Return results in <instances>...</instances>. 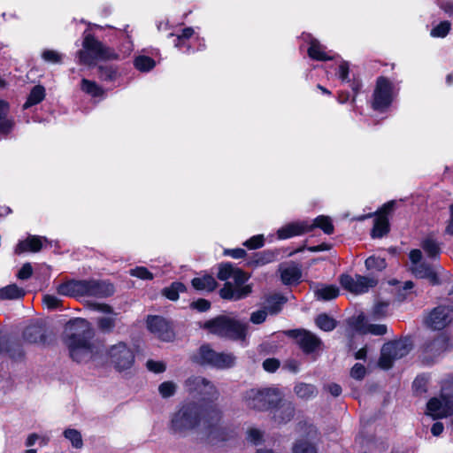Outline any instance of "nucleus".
<instances>
[{"instance_id": "1", "label": "nucleus", "mask_w": 453, "mask_h": 453, "mask_svg": "<svg viewBox=\"0 0 453 453\" xmlns=\"http://www.w3.org/2000/svg\"><path fill=\"white\" fill-rule=\"evenodd\" d=\"M220 419L221 413L216 406L185 403L172 415L170 431L173 434L185 436L201 424L209 441L216 444L235 435L234 430L219 424Z\"/></svg>"}, {"instance_id": "2", "label": "nucleus", "mask_w": 453, "mask_h": 453, "mask_svg": "<svg viewBox=\"0 0 453 453\" xmlns=\"http://www.w3.org/2000/svg\"><path fill=\"white\" fill-rule=\"evenodd\" d=\"M67 345L73 360L81 363L96 359L103 355L102 346L92 341L94 331L88 320L81 318L71 319L65 327Z\"/></svg>"}, {"instance_id": "3", "label": "nucleus", "mask_w": 453, "mask_h": 453, "mask_svg": "<svg viewBox=\"0 0 453 453\" xmlns=\"http://www.w3.org/2000/svg\"><path fill=\"white\" fill-rule=\"evenodd\" d=\"M59 295L65 296L107 297L114 292L113 286L97 280H69L58 286Z\"/></svg>"}, {"instance_id": "4", "label": "nucleus", "mask_w": 453, "mask_h": 453, "mask_svg": "<svg viewBox=\"0 0 453 453\" xmlns=\"http://www.w3.org/2000/svg\"><path fill=\"white\" fill-rule=\"evenodd\" d=\"M280 401L281 392L273 387L250 388L242 395L244 406L257 411L272 410Z\"/></svg>"}, {"instance_id": "5", "label": "nucleus", "mask_w": 453, "mask_h": 453, "mask_svg": "<svg viewBox=\"0 0 453 453\" xmlns=\"http://www.w3.org/2000/svg\"><path fill=\"white\" fill-rule=\"evenodd\" d=\"M203 326L211 334L236 341L245 340L248 332L247 323L227 316H219L208 320Z\"/></svg>"}, {"instance_id": "6", "label": "nucleus", "mask_w": 453, "mask_h": 453, "mask_svg": "<svg viewBox=\"0 0 453 453\" xmlns=\"http://www.w3.org/2000/svg\"><path fill=\"white\" fill-rule=\"evenodd\" d=\"M398 93L399 88L393 81L383 76L379 77L370 101L371 108L378 112H387Z\"/></svg>"}, {"instance_id": "7", "label": "nucleus", "mask_w": 453, "mask_h": 453, "mask_svg": "<svg viewBox=\"0 0 453 453\" xmlns=\"http://www.w3.org/2000/svg\"><path fill=\"white\" fill-rule=\"evenodd\" d=\"M82 46L83 49L77 52L80 64L92 65L98 59L114 58V53L90 34L84 36Z\"/></svg>"}, {"instance_id": "8", "label": "nucleus", "mask_w": 453, "mask_h": 453, "mask_svg": "<svg viewBox=\"0 0 453 453\" xmlns=\"http://www.w3.org/2000/svg\"><path fill=\"white\" fill-rule=\"evenodd\" d=\"M411 349V342L408 338L385 343L379 360L380 367L391 368L395 360L405 357Z\"/></svg>"}, {"instance_id": "9", "label": "nucleus", "mask_w": 453, "mask_h": 453, "mask_svg": "<svg viewBox=\"0 0 453 453\" xmlns=\"http://www.w3.org/2000/svg\"><path fill=\"white\" fill-rule=\"evenodd\" d=\"M195 360L202 365L226 369L234 365L235 357L232 354L216 352L209 345H203Z\"/></svg>"}, {"instance_id": "10", "label": "nucleus", "mask_w": 453, "mask_h": 453, "mask_svg": "<svg viewBox=\"0 0 453 453\" xmlns=\"http://www.w3.org/2000/svg\"><path fill=\"white\" fill-rule=\"evenodd\" d=\"M248 279L249 277L245 273L235 267L230 279L234 281V285L230 281H226L219 291L220 296L227 300H240L244 298L251 292L250 286H243Z\"/></svg>"}, {"instance_id": "11", "label": "nucleus", "mask_w": 453, "mask_h": 453, "mask_svg": "<svg viewBox=\"0 0 453 453\" xmlns=\"http://www.w3.org/2000/svg\"><path fill=\"white\" fill-rule=\"evenodd\" d=\"M422 252L420 250L414 249L410 251L409 258L411 261V271L417 277L420 279H426L432 284L437 285L440 283L438 273L436 269L442 270L441 267H433L427 262L422 261Z\"/></svg>"}, {"instance_id": "12", "label": "nucleus", "mask_w": 453, "mask_h": 453, "mask_svg": "<svg viewBox=\"0 0 453 453\" xmlns=\"http://www.w3.org/2000/svg\"><path fill=\"white\" fill-rule=\"evenodd\" d=\"M106 356L118 371L129 369L134 362V354L126 342H119L109 347Z\"/></svg>"}, {"instance_id": "13", "label": "nucleus", "mask_w": 453, "mask_h": 453, "mask_svg": "<svg viewBox=\"0 0 453 453\" xmlns=\"http://www.w3.org/2000/svg\"><path fill=\"white\" fill-rule=\"evenodd\" d=\"M340 283L347 291L355 295H361L374 288L377 285L378 280L374 277L362 276L358 274H356L355 276L342 274L340 277Z\"/></svg>"}, {"instance_id": "14", "label": "nucleus", "mask_w": 453, "mask_h": 453, "mask_svg": "<svg viewBox=\"0 0 453 453\" xmlns=\"http://www.w3.org/2000/svg\"><path fill=\"white\" fill-rule=\"evenodd\" d=\"M186 387L195 396L199 395L203 402H212L218 398L215 387L206 379L196 376L187 380Z\"/></svg>"}, {"instance_id": "15", "label": "nucleus", "mask_w": 453, "mask_h": 453, "mask_svg": "<svg viewBox=\"0 0 453 453\" xmlns=\"http://www.w3.org/2000/svg\"><path fill=\"white\" fill-rule=\"evenodd\" d=\"M453 321V307L439 305L435 307L425 319L427 327L433 330H441Z\"/></svg>"}, {"instance_id": "16", "label": "nucleus", "mask_w": 453, "mask_h": 453, "mask_svg": "<svg viewBox=\"0 0 453 453\" xmlns=\"http://www.w3.org/2000/svg\"><path fill=\"white\" fill-rule=\"evenodd\" d=\"M427 414L434 418H441L450 415L453 411V397L441 394L439 397H433L426 405Z\"/></svg>"}, {"instance_id": "17", "label": "nucleus", "mask_w": 453, "mask_h": 453, "mask_svg": "<svg viewBox=\"0 0 453 453\" xmlns=\"http://www.w3.org/2000/svg\"><path fill=\"white\" fill-rule=\"evenodd\" d=\"M148 329L162 341L169 342L173 336V331L170 324L162 317L150 316L147 319Z\"/></svg>"}, {"instance_id": "18", "label": "nucleus", "mask_w": 453, "mask_h": 453, "mask_svg": "<svg viewBox=\"0 0 453 453\" xmlns=\"http://www.w3.org/2000/svg\"><path fill=\"white\" fill-rule=\"evenodd\" d=\"M311 230L312 226L309 220L295 221L279 228L277 235L280 240H285L311 232Z\"/></svg>"}, {"instance_id": "19", "label": "nucleus", "mask_w": 453, "mask_h": 453, "mask_svg": "<svg viewBox=\"0 0 453 453\" xmlns=\"http://www.w3.org/2000/svg\"><path fill=\"white\" fill-rule=\"evenodd\" d=\"M395 205V201H389L382 206L380 211L381 214L374 219L373 228L372 230V236L373 238H380L388 232L389 225L386 215L394 210Z\"/></svg>"}, {"instance_id": "20", "label": "nucleus", "mask_w": 453, "mask_h": 453, "mask_svg": "<svg viewBox=\"0 0 453 453\" xmlns=\"http://www.w3.org/2000/svg\"><path fill=\"white\" fill-rule=\"evenodd\" d=\"M273 418L279 425L287 424L295 415V407L292 403L283 400L281 393V401L277 403L272 410Z\"/></svg>"}, {"instance_id": "21", "label": "nucleus", "mask_w": 453, "mask_h": 453, "mask_svg": "<svg viewBox=\"0 0 453 453\" xmlns=\"http://www.w3.org/2000/svg\"><path fill=\"white\" fill-rule=\"evenodd\" d=\"M291 334L296 337V342L304 353H311L320 345V340L313 334L305 330H295Z\"/></svg>"}, {"instance_id": "22", "label": "nucleus", "mask_w": 453, "mask_h": 453, "mask_svg": "<svg viewBox=\"0 0 453 453\" xmlns=\"http://www.w3.org/2000/svg\"><path fill=\"white\" fill-rule=\"evenodd\" d=\"M303 39L309 42L308 55L311 58L318 61H326L334 58L331 51H326V47L311 35H304Z\"/></svg>"}, {"instance_id": "23", "label": "nucleus", "mask_w": 453, "mask_h": 453, "mask_svg": "<svg viewBox=\"0 0 453 453\" xmlns=\"http://www.w3.org/2000/svg\"><path fill=\"white\" fill-rule=\"evenodd\" d=\"M15 127L14 119L10 116V104L0 99V135L7 136Z\"/></svg>"}, {"instance_id": "24", "label": "nucleus", "mask_w": 453, "mask_h": 453, "mask_svg": "<svg viewBox=\"0 0 453 453\" xmlns=\"http://www.w3.org/2000/svg\"><path fill=\"white\" fill-rule=\"evenodd\" d=\"M96 310L106 313L111 314L108 317H101L97 319V326L103 333H111L113 331L116 326V314L112 312V309L111 306L107 304H97Z\"/></svg>"}, {"instance_id": "25", "label": "nucleus", "mask_w": 453, "mask_h": 453, "mask_svg": "<svg viewBox=\"0 0 453 453\" xmlns=\"http://www.w3.org/2000/svg\"><path fill=\"white\" fill-rule=\"evenodd\" d=\"M43 241L46 242L47 240L40 236H29L19 242L15 247L14 252L16 254H21L27 251L38 252L42 248Z\"/></svg>"}, {"instance_id": "26", "label": "nucleus", "mask_w": 453, "mask_h": 453, "mask_svg": "<svg viewBox=\"0 0 453 453\" xmlns=\"http://www.w3.org/2000/svg\"><path fill=\"white\" fill-rule=\"evenodd\" d=\"M426 256L431 259H437L441 254V244L432 236L424 238L420 243Z\"/></svg>"}, {"instance_id": "27", "label": "nucleus", "mask_w": 453, "mask_h": 453, "mask_svg": "<svg viewBox=\"0 0 453 453\" xmlns=\"http://www.w3.org/2000/svg\"><path fill=\"white\" fill-rule=\"evenodd\" d=\"M26 295L24 288L16 284H10L0 288V300L21 299Z\"/></svg>"}, {"instance_id": "28", "label": "nucleus", "mask_w": 453, "mask_h": 453, "mask_svg": "<svg viewBox=\"0 0 453 453\" xmlns=\"http://www.w3.org/2000/svg\"><path fill=\"white\" fill-rule=\"evenodd\" d=\"M280 276L284 284H293L300 280L301 270L295 265H287L280 268Z\"/></svg>"}, {"instance_id": "29", "label": "nucleus", "mask_w": 453, "mask_h": 453, "mask_svg": "<svg viewBox=\"0 0 453 453\" xmlns=\"http://www.w3.org/2000/svg\"><path fill=\"white\" fill-rule=\"evenodd\" d=\"M23 337L30 343L42 342L45 340L42 328L38 325L27 326L23 333Z\"/></svg>"}, {"instance_id": "30", "label": "nucleus", "mask_w": 453, "mask_h": 453, "mask_svg": "<svg viewBox=\"0 0 453 453\" xmlns=\"http://www.w3.org/2000/svg\"><path fill=\"white\" fill-rule=\"evenodd\" d=\"M195 40L197 42V46L196 48L191 46L189 41H183L180 43H178V38L176 37L174 39V47L184 54H190L205 49V43L203 38H200L197 35Z\"/></svg>"}, {"instance_id": "31", "label": "nucleus", "mask_w": 453, "mask_h": 453, "mask_svg": "<svg viewBox=\"0 0 453 453\" xmlns=\"http://www.w3.org/2000/svg\"><path fill=\"white\" fill-rule=\"evenodd\" d=\"M44 97H45L44 87H42L41 85L35 86L31 89L26 103L23 104V109L26 110V109L30 108L33 105L38 104L44 99Z\"/></svg>"}, {"instance_id": "32", "label": "nucleus", "mask_w": 453, "mask_h": 453, "mask_svg": "<svg viewBox=\"0 0 453 453\" xmlns=\"http://www.w3.org/2000/svg\"><path fill=\"white\" fill-rule=\"evenodd\" d=\"M444 348L445 341L441 336H438L431 341L426 342L423 346L424 352L433 357L439 355Z\"/></svg>"}, {"instance_id": "33", "label": "nucleus", "mask_w": 453, "mask_h": 453, "mask_svg": "<svg viewBox=\"0 0 453 453\" xmlns=\"http://www.w3.org/2000/svg\"><path fill=\"white\" fill-rule=\"evenodd\" d=\"M192 286L197 290L212 291L217 282L211 275H204L203 277H196L192 280Z\"/></svg>"}, {"instance_id": "34", "label": "nucleus", "mask_w": 453, "mask_h": 453, "mask_svg": "<svg viewBox=\"0 0 453 453\" xmlns=\"http://www.w3.org/2000/svg\"><path fill=\"white\" fill-rule=\"evenodd\" d=\"M314 294L319 300L329 301L339 296V288L334 285L321 286L315 289Z\"/></svg>"}, {"instance_id": "35", "label": "nucleus", "mask_w": 453, "mask_h": 453, "mask_svg": "<svg viewBox=\"0 0 453 453\" xmlns=\"http://www.w3.org/2000/svg\"><path fill=\"white\" fill-rule=\"evenodd\" d=\"M294 391L299 398L304 400L313 398L317 395V389L313 385L303 382L297 383L294 388Z\"/></svg>"}, {"instance_id": "36", "label": "nucleus", "mask_w": 453, "mask_h": 453, "mask_svg": "<svg viewBox=\"0 0 453 453\" xmlns=\"http://www.w3.org/2000/svg\"><path fill=\"white\" fill-rule=\"evenodd\" d=\"M81 89L92 97L103 96L104 91L96 82L88 79H82L81 83Z\"/></svg>"}, {"instance_id": "37", "label": "nucleus", "mask_w": 453, "mask_h": 453, "mask_svg": "<svg viewBox=\"0 0 453 453\" xmlns=\"http://www.w3.org/2000/svg\"><path fill=\"white\" fill-rule=\"evenodd\" d=\"M276 259L275 252L272 250H264L261 252L256 253L252 259L250 261V265H254L256 266L264 265L269 263L273 262Z\"/></svg>"}, {"instance_id": "38", "label": "nucleus", "mask_w": 453, "mask_h": 453, "mask_svg": "<svg viewBox=\"0 0 453 453\" xmlns=\"http://www.w3.org/2000/svg\"><path fill=\"white\" fill-rule=\"evenodd\" d=\"M134 65L138 71L147 73L156 66V62L148 56L140 55L134 58Z\"/></svg>"}, {"instance_id": "39", "label": "nucleus", "mask_w": 453, "mask_h": 453, "mask_svg": "<svg viewBox=\"0 0 453 453\" xmlns=\"http://www.w3.org/2000/svg\"><path fill=\"white\" fill-rule=\"evenodd\" d=\"M310 224L312 226V229L319 227L326 234H331L334 232V226L329 217L319 216L312 221H310Z\"/></svg>"}, {"instance_id": "40", "label": "nucleus", "mask_w": 453, "mask_h": 453, "mask_svg": "<svg viewBox=\"0 0 453 453\" xmlns=\"http://www.w3.org/2000/svg\"><path fill=\"white\" fill-rule=\"evenodd\" d=\"M367 270L382 271L387 267V262L384 257L370 256L365 262Z\"/></svg>"}, {"instance_id": "41", "label": "nucleus", "mask_w": 453, "mask_h": 453, "mask_svg": "<svg viewBox=\"0 0 453 453\" xmlns=\"http://www.w3.org/2000/svg\"><path fill=\"white\" fill-rule=\"evenodd\" d=\"M64 436L72 443L75 449H81L83 441L81 433L73 428H68L64 431Z\"/></svg>"}, {"instance_id": "42", "label": "nucleus", "mask_w": 453, "mask_h": 453, "mask_svg": "<svg viewBox=\"0 0 453 453\" xmlns=\"http://www.w3.org/2000/svg\"><path fill=\"white\" fill-rule=\"evenodd\" d=\"M186 290V287L181 282H173L169 288L164 289V296L172 301L179 298V294Z\"/></svg>"}, {"instance_id": "43", "label": "nucleus", "mask_w": 453, "mask_h": 453, "mask_svg": "<svg viewBox=\"0 0 453 453\" xmlns=\"http://www.w3.org/2000/svg\"><path fill=\"white\" fill-rule=\"evenodd\" d=\"M98 75L102 81H113L119 74L117 69L111 65H100L98 67Z\"/></svg>"}, {"instance_id": "44", "label": "nucleus", "mask_w": 453, "mask_h": 453, "mask_svg": "<svg viewBox=\"0 0 453 453\" xmlns=\"http://www.w3.org/2000/svg\"><path fill=\"white\" fill-rule=\"evenodd\" d=\"M316 325L324 331H332L336 326L335 320L326 314H320L316 319Z\"/></svg>"}, {"instance_id": "45", "label": "nucleus", "mask_w": 453, "mask_h": 453, "mask_svg": "<svg viewBox=\"0 0 453 453\" xmlns=\"http://www.w3.org/2000/svg\"><path fill=\"white\" fill-rule=\"evenodd\" d=\"M285 303V299L280 296H272L266 300V309L269 311L271 314L278 313L281 305Z\"/></svg>"}, {"instance_id": "46", "label": "nucleus", "mask_w": 453, "mask_h": 453, "mask_svg": "<svg viewBox=\"0 0 453 453\" xmlns=\"http://www.w3.org/2000/svg\"><path fill=\"white\" fill-rule=\"evenodd\" d=\"M293 453H318V449L313 443L306 440H300L295 443Z\"/></svg>"}, {"instance_id": "47", "label": "nucleus", "mask_w": 453, "mask_h": 453, "mask_svg": "<svg viewBox=\"0 0 453 453\" xmlns=\"http://www.w3.org/2000/svg\"><path fill=\"white\" fill-rule=\"evenodd\" d=\"M450 27L451 24L449 21H441L431 30L430 35L433 37L444 38L449 34Z\"/></svg>"}, {"instance_id": "48", "label": "nucleus", "mask_w": 453, "mask_h": 453, "mask_svg": "<svg viewBox=\"0 0 453 453\" xmlns=\"http://www.w3.org/2000/svg\"><path fill=\"white\" fill-rule=\"evenodd\" d=\"M42 58L50 64H59L62 62L63 55L54 50H44L42 52Z\"/></svg>"}, {"instance_id": "49", "label": "nucleus", "mask_w": 453, "mask_h": 453, "mask_svg": "<svg viewBox=\"0 0 453 453\" xmlns=\"http://www.w3.org/2000/svg\"><path fill=\"white\" fill-rule=\"evenodd\" d=\"M362 334H372L374 335H384L387 333V326L382 324H370L359 329Z\"/></svg>"}, {"instance_id": "50", "label": "nucleus", "mask_w": 453, "mask_h": 453, "mask_svg": "<svg viewBox=\"0 0 453 453\" xmlns=\"http://www.w3.org/2000/svg\"><path fill=\"white\" fill-rule=\"evenodd\" d=\"M158 391L162 397H171L176 392V385L172 381H165L159 385Z\"/></svg>"}, {"instance_id": "51", "label": "nucleus", "mask_w": 453, "mask_h": 453, "mask_svg": "<svg viewBox=\"0 0 453 453\" xmlns=\"http://www.w3.org/2000/svg\"><path fill=\"white\" fill-rule=\"evenodd\" d=\"M263 436H264L263 432L257 428L252 427L247 431L248 441H250L255 445H258L263 441Z\"/></svg>"}, {"instance_id": "52", "label": "nucleus", "mask_w": 453, "mask_h": 453, "mask_svg": "<svg viewBox=\"0 0 453 453\" xmlns=\"http://www.w3.org/2000/svg\"><path fill=\"white\" fill-rule=\"evenodd\" d=\"M235 267L230 264H223L219 266L218 278L220 280H229L233 275Z\"/></svg>"}, {"instance_id": "53", "label": "nucleus", "mask_w": 453, "mask_h": 453, "mask_svg": "<svg viewBox=\"0 0 453 453\" xmlns=\"http://www.w3.org/2000/svg\"><path fill=\"white\" fill-rule=\"evenodd\" d=\"M265 240L263 234L254 235L244 242L243 245L250 250L259 249L264 246Z\"/></svg>"}, {"instance_id": "54", "label": "nucleus", "mask_w": 453, "mask_h": 453, "mask_svg": "<svg viewBox=\"0 0 453 453\" xmlns=\"http://www.w3.org/2000/svg\"><path fill=\"white\" fill-rule=\"evenodd\" d=\"M130 275L134 277H137L142 280H152L153 274L143 266H137L134 269H131L129 272Z\"/></svg>"}, {"instance_id": "55", "label": "nucleus", "mask_w": 453, "mask_h": 453, "mask_svg": "<svg viewBox=\"0 0 453 453\" xmlns=\"http://www.w3.org/2000/svg\"><path fill=\"white\" fill-rule=\"evenodd\" d=\"M388 303H378L374 305L372 311V316L374 319H380L385 317L388 313Z\"/></svg>"}, {"instance_id": "56", "label": "nucleus", "mask_w": 453, "mask_h": 453, "mask_svg": "<svg viewBox=\"0 0 453 453\" xmlns=\"http://www.w3.org/2000/svg\"><path fill=\"white\" fill-rule=\"evenodd\" d=\"M43 303L50 310L58 309L61 304V300L53 295H45L42 298Z\"/></svg>"}, {"instance_id": "57", "label": "nucleus", "mask_w": 453, "mask_h": 453, "mask_svg": "<svg viewBox=\"0 0 453 453\" xmlns=\"http://www.w3.org/2000/svg\"><path fill=\"white\" fill-rule=\"evenodd\" d=\"M196 35L195 29L191 27H185L181 29L180 34L176 35L178 38V43H180L183 41H189Z\"/></svg>"}, {"instance_id": "58", "label": "nucleus", "mask_w": 453, "mask_h": 453, "mask_svg": "<svg viewBox=\"0 0 453 453\" xmlns=\"http://www.w3.org/2000/svg\"><path fill=\"white\" fill-rule=\"evenodd\" d=\"M349 63L346 61H342L338 67L337 75L342 80V82H349Z\"/></svg>"}, {"instance_id": "59", "label": "nucleus", "mask_w": 453, "mask_h": 453, "mask_svg": "<svg viewBox=\"0 0 453 453\" xmlns=\"http://www.w3.org/2000/svg\"><path fill=\"white\" fill-rule=\"evenodd\" d=\"M440 8L450 18H453V0H436Z\"/></svg>"}, {"instance_id": "60", "label": "nucleus", "mask_w": 453, "mask_h": 453, "mask_svg": "<svg viewBox=\"0 0 453 453\" xmlns=\"http://www.w3.org/2000/svg\"><path fill=\"white\" fill-rule=\"evenodd\" d=\"M149 371L155 373L163 372L165 370V365L163 362L149 360L146 364Z\"/></svg>"}, {"instance_id": "61", "label": "nucleus", "mask_w": 453, "mask_h": 453, "mask_svg": "<svg viewBox=\"0 0 453 453\" xmlns=\"http://www.w3.org/2000/svg\"><path fill=\"white\" fill-rule=\"evenodd\" d=\"M33 273L32 265L29 263H26L22 265L19 271L17 273V277L19 280H27L31 277Z\"/></svg>"}, {"instance_id": "62", "label": "nucleus", "mask_w": 453, "mask_h": 453, "mask_svg": "<svg viewBox=\"0 0 453 453\" xmlns=\"http://www.w3.org/2000/svg\"><path fill=\"white\" fill-rule=\"evenodd\" d=\"M351 377L357 380H362L365 375V368L361 364H356L351 371H350Z\"/></svg>"}, {"instance_id": "63", "label": "nucleus", "mask_w": 453, "mask_h": 453, "mask_svg": "<svg viewBox=\"0 0 453 453\" xmlns=\"http://www.w3.org/2000/svg\"><path fill=\"white\" fill-rule=\"evenodd\" d=\"M267 317V311L265 310H260L252 312L250 316V321L253 324H261L263 323Z\"/></svg>"}, {"instance_id": "64", "label": "nucleus", "mask_w": 453, "mask_h": 453, "mask_svg": "<svg viewBox=\"0 0 453 453\" xmlns=\"http://www.w3.org/2000/svg\"><path fill=\"white\" fill-rule=\"evenodd\" d=\"M280 366V362L275 358H267L263 362V367L269 372H275Z\"/></svg>"}]
</instances>
